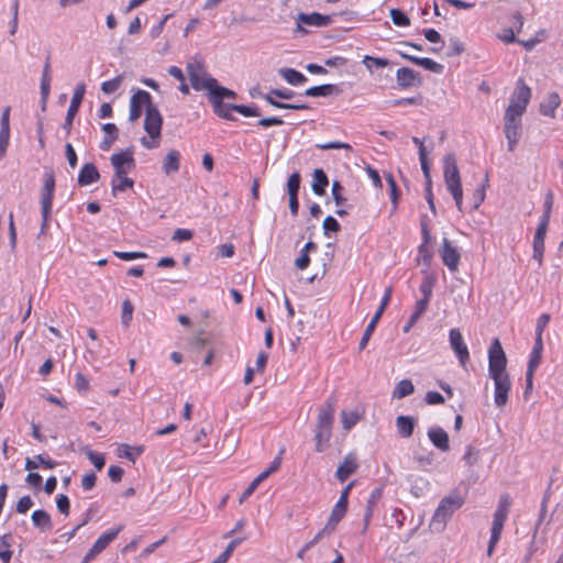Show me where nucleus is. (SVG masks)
<instances>
[{"instance_id":"nucleus-49","label":"nucleus","mask_w":563,"mask_h":563,"mask_svg":"<svg viewBox=\"0 0 563 563\" xmlns=\"http://www.w3.org/2000/svg\"><path fill=\"white\" fill-rule=\"evenodd\" d=\"M232 109L244 117H260L261 115V112L255 104L243 106V104H234L233 103Z\"/></svg>"},{"instance_id":"nucleus-27","label":"nucleus","mask_w":563,"mask_h":563,"mask_svg":"<svg viewBox=\"0 0 563 563\" xmlns=\"http://www.w3.org/2000/svg\"><path fill=\"white\" fill-rule=\"evenodd\" d=\"M32 522L41 531H49L53 527L51 516L42 509H37L32 514Z\"/></svg>"},{"instance_id":"nucleus-34","label":"nucleus","mask_w":563,"mask_h":563,"mask_svg":"<svg viewBox=\"0 0 563 563\" xmlns=\"http://www.w3.org/2000/svg\"><path fill=\"white\" fill-rule=\"evenodd\" d=\"M40 465H43L44 467L52 470L57 466V462L49 459H45L42 454H37L34 456L33 460L27 457L24 467L25 470L31 471L38 468Z\"/></svg>"},{"instance_id":"nucleus-40","label":"nucleus","mask_w":563,"mask_h":563,"mask_svg":"<svg viewBox=\"0 0 563 563\" xmlns=\"http://www.w3.org/2000/svg\"><path fill=\"white\" fill-rule=\"evenodd\" d=\"M503 529H504V523L493 520V526H492V531H490V539H489L488 548H487V555L488 556H490L493 554V552L495 550V547H496V544L498 543V541L500 539Z\"/></svg>"},{"instance_id":"nucleus-1","label":"nucleus","mask_w":563,"mask_h":563,"mask_svg":"<svg viewBox=\"0 0 563 563\" xmlns=\"http://www.w3.org/2000/svg\"><path fill=\"white\" fill-rule=\"evenodd\" d=\"M464 501L465 498L457 489L443 497L432 516L429 525L430 530L438 533L442 532L446 527V522L464 505Z\"/></svg>"},{"instance_id":"nucleus-42","label":"nucleus","mask_w":563,"mask_h":563,"mask_svg":"<svg viewBox=\"0 0 563 563\" xmlns=\"http://www.w3.org/2000/svg\"><path fill=\"white\" fill-rule=\"evenodd\" d=\"M12 558L11 551V534H3L0 537V560L3 563H9Z\"/></svg>"},{"instance_id":"nucleus-35","label":"nucleus","mask_w":563,"mask_h":563,"mask_svg":"<svg viewBox=\"0 0 563 563\" xmlns=\"http://www.w3.org/2000/svg\"><path fill=\"white\" fill-rule=\"evenodd\" d=\"M134 185V181L126 177V175H117L114 174V177L112 179L111 186H112V195L117 196L118 192L125 191L129 188H132Z\"/></svg>"},{"instance_id":"nucleus-26","label":"nucleus","mask_w":563,"mask_h":563,"mask_svg":"<svg viewBox=\"0 0 563 563\" xmlns=\"http://www.w3.org/2000/svg\"><path fill=\"white\" fill-rule=\"evenodd\" d=\"M180 153L176 150H170L163 161V172L166 175L177 173L180 168Z\"/></svg>"},{"instance_id":"nucleus-59","label":"nucleus","mask_w":563,"mask_h":563,"mask_svg":"<svg viewBox=\"0 0 563 563\" xmlns=\"http://www.w3.org/2000/svg\"><path fill=\"white\" fill-rule=\"evenodd\" d=\"M317 147L320 150H347L351 151L352 146L349 143L340 142V141H331L327 143L317 144Z\"/></svg>"},{"instance_id":"nucleus-52","label":"nucleus","mask_w":563,"mask_h":563,"mask_svg":"<svg viewBox=\"0 0 563 563\" xmlns=\"http://www.w3.org/2000/svg\"><path fill=\"white\" fill-rule=\"evenodd\" d=\"M300 188V174L298 172L292 173L287 181L288 195H298Z\"/></svg>"},{"instance_id":"nucleus-45","label":"nucleus","mask_w":563,"mask_h":563,"mask_svg":"<svg viewBox=\"0 0 563 563\" xmlns=\"http://www.w3.org/2000/svg\"><path fill=\"white\" fill-rule=\"evenodd\" d=\"M426 300H418L416 303V309L411 314L408 324L404 327V332H408L410 330V328L419 320V318L426 311Z\"/></svg>"},{"instance_id":"nucleus-24","label":"nucleus","mask_w":563,"mask_h":563,"mask_svg":"<svg viewBox=\"0 0 563 563\" xmlns=\"http://www.w3.org/2000/svg\"><path fill=\"white\" fill-rule=\"evenodd\" d=\"M347 510V506L342 505L341 503H336L333 507L331 515L327 525L323 528V531H328V534L333 532L336 528V525L343 519Z\"/></svg>"},{"instance_id":"nucleus-50","label":"nucleus","mask_w":563,"mask_h":563,"mask_svg":"<svg viewBox=\"0 0 563 563\" xmlns=\"http://www.w3.org/2000/svg\"><path fill=\"white\" fill-rule=\"evenodd\" d=\"M465 47L463 42H461L457 37H451L449 40V51L446 52V56H457L464 52Z\"/></svg>"},{"instance_id":"nucleus-21","label":"nucleus","mask_w":563,"mask_h":563,"mask_svg":"<svg viewBox=\"0 0 563 563\" xmlns=\"http://www.w3.org/2000/svg\"><path fill=\"white\" fill-rule=\"evenodd\" d=\"M100 178V174L92 163H86L78 175V184L80 186H88L92 183L98 181Z\"/></svg>"},{"instance_id":"nucleus-25","label":"nucleus","mask_w":563,"mask_h":563,"mask_svg":"<svg viewBox=\"0 0 563 563\" xmlns=\"http://www.w3.org/2000/svg\"><path fill=\"white\" fill-rule=\"evenodd\" d=\"M504 132L506 137H520L521 136V117L509 115L505 113V128Z\"/></svg>"},{"instance_id":"nucleus-6","label":"nucleus","mask_w":563,"mask_h":563,"mask_svg":"<svg viewBox=\"0 0 563 563\" xmlns=\"http://www.w3.org/2000/svg\"><path fill=\"white\" fill-rule=\"evenodd\" d=\"M530 98V88L523 84L522 79H519L517 88L510 98V103L506 109V113H508L509 115L522 117Z\"/></svg>"},{"instance_id":"nucleus-18","label":"nucleus","mask_w":563,"mask_h":563,"mask_svg":"<svg viewBox=\"0 0 563 563\" xmlns=\"http://www.w3.org/2000/svg\"><path fill=\"white\" fill-rule=\"evenodd\" d=\"M549 224L545 221H540L533 238V258L538 261L539 264L542 263V257L544 253V239L548 231Z\"/></svg>"},{"instance_id":"nucleus-60","label":"nucleus","mask_w":563,"mask_h":563,"mask_svg":"<svg viewBox=\"0 0 563 563\" xmlns=\"http://www.w3.org/2000/svg\"><path fill=\"white\" fill-rule=\"evenodd\" d=\"M113 255L122 261H133L137 258H145L147 255L143 252H120L114 251Z\"/></svg>"},{"instance_id":"nucleus-57","label":"nucleus","mask_w":563,"mask_h":563,"mask_svg":"<svg viewBox=\"0 0 563 563\" xmlns=\"http://www.w3.org/2000/svg\"><path fill=\"white\" fill-rule=\"evenodd\" d=\"M343 187L339 181H333L331 192L336 206H343L346 199L342 196Z\"/></svg>"},{"instance_id":"nucleus-53","label":"nucleus","mask_w":563,"mask_h":563,"mask_svg":"<svg viewBox=\"0 0 563 563\" xmlns=\"http://www.w3.org/2000/svg\"><path fill=\"white\" fill-rule=\"evenodd\" d=\"M324 235H329L331 232L336 233L341 230L340 223L331 216H328L322 223Z\"/></svg>"},{"instance_id":"nucleus-47","label":"nucleus","mask_w":563,"mask_h":563,"mask_svg":"<svg viewBox=\"0 0 563 563\" xmlns=\"http://www.w3.org/2000/svg\"><path fill=\"white\" fill-rule=\"evenodd\" d=\"M389 14H390V19L395 25H397V26H409L410 25V19L401 10L394 8L390 10Z\"/></svg>"},{"instance_id":"nucleus-38","label":"nucleus","mask_w":563,"mask_h":563,"mask_svg":"<svg viewBox=\"0 0 563 563\" xmlns=\"http://www.w3.org/2000/svg\"><path fill=\"white\" fill-rule=\"evenodd\" d=\"M211 104L213 107L214 113L218 114L220 118H223V119L230 120V121L235 120V117L231 113V111H234L232 109L233 103L213 101V102H211Z\"/></svg>"},{"instance_id":"nucleus-9","label":"nucleus","mask_w":563,"mask_h":563,"mask_svg":"<svg viewBox=\"0 0 563 563\" xmlns=\"http://www.w3.org/2000/svg\"><path fill=\"white\" fill-rule=\"evenodd\" d=\"M335 408L336 398L331 396L319 409L316 430L332 432Z\"/></svg>"},{"instance_id":"nucleus-64","label":"nucleus","mask_w":563,"mask_h":563,"mask_svg":"<svg viewBox=\"0 0 563 563\" xmlns=\"http://www.w3.org/2000/svg\"><path fill=\"white\" fill-rule=\"evenodd\" d=\"M33 506V501L29 495L23 496L16 504V511L19 514H25Z\"/></svg>"},{"instance_id":"nucleus-7","label":"nucleus","mask_w":563,"mask_h":563,"mask_svg":"<svg viewBox=\"0 0 563 563\" xmlns=\"http://www.w3.org/2000/svg\"><path fill=\"white\" fill-rule=\"evenodd\" d=\"M86 92V85L84 82L78 84L75 87L70 104L68 107L65 121L62 125V128L65 130L66 135H69L71 132L73 121L80 108V104L84 100V96Z\"/></svg>"},{"instance_id":"nucleus-28","label":"nucleus","mask_w":563,"mask_h":563,"mask_svg":"<svg viewBox=\"0 0 563 563\" xmlns=\"http://www.w3.org/2000/svg\"><path fill=\"white\" fill-rule=\"evenodd\" d=\"M339 88L332 84H325L320 86L310 87L305 91L307 97H328L333 93H338Z\"/></svg>"},{"instance_id":"nucleus-48","label":"nucleus","mask_w":563,"mask_h":563,"mask_svg":"<svg viewBox=\"0 0 563 563\" xmlns=\"http://www.w3.org/2000/svg\"><path fill=\"white\" fill-rule=\"evenodd\" d=\"M358 421V415L352 411H341V422L345 430H350Z\"/></svg>"},{"instance_id":"nucleus-14","label":"nucleus","mask_w":563,"mask_h":563,"mask_svg":"<svg viewBox=\"0 0 563 563\" xmlns=\"http://www.w3.org/2000/svg\"><path fill=\"white\" fill-rule=\"evenodd\" d=\"M449 341L451 349L455 352L459 362L462 366L470 360L468 349L463 340L462 333L459 329H451L449 333Z\"/></svg>"},{"instance_id":"nucleus-19","label":"nucleus","mask_w":563,"mask_h":563,"mask_svg":"<svg viewBox=\"0 0 563 563\" xmlns=\"http://www.w3.org/2000/svg\"><path fill=\"white\" fill-rule=\"evenodd\" d=\"M358 467L355 455L347 454L343 462L339 465L335 476L341 482L344 483L352 474L356 472Z\"/></svg>"},{"instance_id":"nucleus-58","label":"nucleus","mask_w":563,"mask_h":563,"mask_svg":"<svg viewBox=\"0 0 563 563\" xmlns=\"http://www.w3.org/2000/svg\"><path fill=\"white\" fill-rule=\"evenodd\" d=\"M10 129L0 128V159H2L9 146Z\"/></svg>"},{"instance_id":"nucleus-46","label":"nucleus","mask_w":563,"mask_h":563,"mask_svg":"<svg viewBox=\"0 0 563 563\" xmlns=\"http://www.w3.org/2000/svg\"><path fill=\"white\" fill-rule=\"evenodd\" d=\"M122 82H123V75H118L117 77H114L110 80L103 81L101 84V91L107 95L113 93L120 88Z\"/></svg>"},{"instance_id":"nucleus-54","label":"nucleus","mask_w":563,"mask_h":563,"mask_svg":"<svg viewBox=\"0 0 563 563\" xmlns=\"http://www.w3.org/2000/svg\"><path fill=\"white\" fill-rule=\"evenodd\" d=\"M553 201H554L553 192L549 190L545 195L544 211H543V214H542L540 221H545V223L549 224L550 216H551V211H552V207H553Z\"/></svg>"},{"instance_id":"nucleus-44","label":"nucleus","mask_w":563,"mask_h":563,"mask_svg":"<svg viewBox=\"0 0 563 563\" xmlns=\"http://www.w3.org/2000/svg\"><path fill=\"white\" fill-rule=\"evenodd\" d=\"M362 63L365 65V67L368 69L369 73H373V67L384 68L389 65L388 59L380 58V57H374V56H369V55H365L363 57Z\"/></svg>"},{"instance_id":"nucleus-4","label":"nucleus","mask_w":563,"mask_h":563,"mask_svg":"<svg viewBox=\"0 0 563 563\" xmlns=\"http://www.w3.org/2000/svg\"><path fill=\"white\" fill-rule=\"evenodd\" d=\"M507 357L498 339H495L488 350V372L490 377L509 375L506 371Z\"/></svg>"},{"instance_id":"nucleus-61","label":"nucleus","mask_w":563,"mask_h":563,"mask_svg":"<svg viewBox=\"0 0 563 563\" xmlns=\"http://www.w3.org/2000/svg\"><path fill=\"white\" fill-rule=\"evenodd\" d=\"M173 16V14H166L156 25H154L150 31V36L152 38H157L165 26V23Z\"/></svg>"},{"instance_id":"nucleus-12","label":"nucleus","mask_w":563,"mask_h":563,"mask_svg":"<svg viewBox=\"0 0 563 563\" xmlns=\"http://www.w3.org/2000/svg\"><path fill=\"white\" fill-rule=\"evenodd\" d=\"M439 253L443 264L449 268V271L456 272L459 269L461 254L457 247H455L449 239H443Z\"/></svg>"},{"instance_id":"nucleus-37","label":"nucleus","mask_w":563,"mask_h":563,"mask_svg":"<svg viewBox=\"0 0 563 563\" xmlns=\"http://www.w3.org/2000/svg\"><path fill=\"white\" fill-rule=\"evenodd\" d=\"M382 316H383L382 313H378V311H376L374 313V316L372 317V319H371L369 323L367 324V327H366V329H365V331L363 333V336H362V339L360 341V345H358L360 350H364L365 346L367 345V343H368L373 332L375 331V328H376L379 319L382 318Z\"/></svg>"},{"instance_id":"nucleus-33","label":"nucleus","mask_w":563,"mask_h":563,"mask_svg":"<svg viewBox=\"0 0 563 563\" xmlns=\"http://www.w3.org/2000/svg\"><path fill=\"white\" fill-rule=\"evenodd\" d=\"M511 501L508 495H503L499 499L497 509L494 514V521H498L505 525V521L509 514Z\"/></svg>"},{"instance_id":"nucleus-29","label":"nucleus","mask_w":563,"mask_h":563,"mask_svg":"<svg viewBox=\"0 0 563 563\" xmlns=\"http://www.w3.org/2000/svg\"><path fill=\"white\" fill-rule=\"evenodd\" d=\"M279 75L292 86H300L307 81V77L294 68H280Z\"/></svg>"},{"instance_id":"nucleus-51","label":"nucleus","mask_w":563,"mask_h":563,"mask_svg":"<svg viewBox=\"0 0 563 563\" xmlns=\"http://www.w3.org/2000/svg\"><path fill=\"white\" fill-rule=\"evenodd\" d=\"M479 460V450L476 448L468 445L466 446L465 454L463 456V461L467 466L475 465Z\"/></svg>"},{"instance_id":"nucleus-13","label":"nucleus","mask_w":563,"mask_h":563,"mask_svg":"<svg viewBox=\"0 0 563 563\" xmlns=\"http://www.w3.org/2000/svg\"><path fill=\"white\" fill-rule=\"evenodd\" d=\"M494 380V402L497 407H504L508 401V394L511 389L509 375H499L490 377Z\"/></svg>"},{"instance_id":"nucleus-55","label":"nucleus","mask_w":563,"mask_h":563,"mask_svg":"<svg viewBox=\"0 0 563 563\" xmlns=\"http://www.w3.org/2000/svg\"><path fill=\"white\" fill-rule=\"evenodd\" d=\"M432 288H433V280L430 277H426L419 287L420 291L423 295V298L421 300H426L427 307L430 301V297L432 295Z\"/></svg>"},{"instance_id":"nucleus-17","label":"nucleus","mask_w":563,"mask_h":563,"mask_svg":"<svg viewBox=\"0 0 563 563\" xmlns=\"http://www.w3.org/2000/svg\"><path fill=\"white\" fill-rule=\"evenodd\" d=\"M55 189V177L53 172L44 174V185L42 188L41 209H52V202Z\"/></svg>"},{"instance_id":"nucleus-56","label":"nucleus","mask_w":563,"mask_h":563,"mask_svg":"<svg viewBox=\"0 0 563 563\" xmlns=\"http://www.w3.org/2000/svg\"><path fill=\"white\" fill-rule=\"evenodd\" d=\"M324 534H328V531H323V529H321L316 536L314 538L307 542L298 552H297V558L302 560L303 556H305V553L310 550L316 543H318L321 538L324 536Z\"/></svg>"},{"instance_id":"nucleus-8","label":"nucleus","mask_w":563,"mask_h":563,"mask_svg":"<svg viewBox=\"0 0 563 563\" xmlns=\"http://www.w3.org/2000/svg\"><path fill=\"white\" fill-rule=\"evenodd\" d=\"M123 526H119L114 529H111L104 533H102L96 542L92 544L90 550L86 553L81 563L91 562L98 554H100L122 531Z\"/></svg>"},{"instance_id":"nucleus-20","label":"nucleus","mask_w":563,"mask_h":563,"mask_svg":"<svg viewBox=\"0 0 563 563\" xmlns=\"http://www.w3.org/2000/svg\"><path fill=\"white\" fill-rule=\"evenodd\" d=\"M428 438L440 451L446 452L450 450L449 434L441 427L429 428Z\"/></svg>"},{"instance_id":"nucleus-39","label":"nucleus","mask_w":563,"mask_h":563,"mask_svg":"<svg viewBox=\"0 0 563 563\" xmlns=\"http://www.w3.org/2000/svg\"><path fill=\"white\" fill-rule=\"evenodd\" d=\"M236 93L228 89L225 87L219 86L218 81L216 82V87L211 90V95L209 97L210 102L220 101L223 102L225 98H235Z\"/></svg>"},{"instance_id":"nucleus-32","label":"nucleus","mask_w":563,"mask_h":563,"mask_svg":"<svg viewBox=\"0 0 563 563\" xmlns=\"http://www.w3.org/2000/svg\"><path fill=\"white\" fill-rule=\"evenodd\" d=\"M328 184L329 180L327 174L322 169H314L312 191L318 196H322L325 192Z\"/></svg>"},{"instance_id":"nucleus-16","label":"nucleus","mask_w":563,"mask_h":563,"mask_svg":"<svg viewBox=\"0 0 563 563\" xmlns=\"http://www.w3.org/2000/svg\"><path fill=\"white\" fill-rule=\"evenodd\" d=\"M396 80L397 85L402 89L421 85V78L419 73L415 71L412 68L409 67H401L397 69Z\"/></svg>"},{"instance_id":"nucleus-43","label":"nucleus","mask_w":563,"mask_h":563,"mask_svg":"<svg viewBox=\"0 0 563 563\" xmlns=\"http://www.w3.org/2000/svg\"><path fill=\"white\" fill-rule=\"evenodd\" d=\"M332 432L316 430L314 441H316V451L323 452L328 445L331 438Z\"/></svg>"},{"instance_id":"nucleus-62","label":"nucleus","mask_w":563,"mask_h":563,"mask_svg":"<svg viewBox=\"0 0 563 563\" xmlns=\"http://www.w3.org/2000/svg\"><path fill=\"white\" fill-rule=\"evenodd\" d=\"M88 459L89 461L93 464V466L100 471L103 468L104 466V456L100 453H96V452H92V451H88Z\"/></svg>"},{"instance_id":"nucleus-41","label":"nucleus","mask_w":563,"mask_h":563,"mask_svg":"<svg viewBox=\"0 0 563 563\" xmlns=\"http://www.w3.org/2000/svg\"><path fill=\"white\" fill-rule=\"evenodd\" d=\"M262 98L268 102L271 106H273L274 108H277V109H291V110H307L309 109V107L307 104H295V103H284V102H279L277 100H275L273 98V95L271 93H266V95H263Z\"/></svg>"},{"instance_id":"nucleus-31","label":"nucleus","mask_w":563,"mask_h":563,"mask_svg":"<svg viewBox=\"0 0 563 563\" xmlns=\"http://www.w3.org/2000/svg\"><path fill=\"white\" fill-rule=\"evenodd\" d=\"M415 393V386L410 379H401L398 382L393 390V398L402 399Z\"/></svg>"},{"instance_id":"nucleus-23","label":"nucleus","mask_w":563,"mask_h":563,"mask_svg":"<svg viewBox=\"0 0 563 563\" xmlns=\"http://www.w3.org/2000/svg\"><path fill=\"white\" fill-rule=\"evenodd\" d=\"M416 419L410 416H398L396 418V428L398 431V434L404 438L408 439L412 435L415 427H416Z\"/></svg>"},{"instance_id":"nucleus-36","label":"nucleus","mask_w":563,"mask_h":563,"mask_svg":"<svg viewBox=\"0 0 563 563\" xmlns=\"http://www.w3.org/2000/svg\"><path fill=\"white\" fill-rule=\"evenodd\" d=\"M542 351H543L542 339L536 338V342H534V345H533L531 354H530V360H529L527 369L536 371V368L540 365Z\"/></svg>"},{"instance_id":"nucleus-3","label":"nucleus","mask_w":563,"mask_h":563,"mask_svg":"<svg viewBox=\"0 0 563 563\" xmlns=\"http://www.w3.org/2000/svg\"><path fill=\"white\" fill-rule=\"evenodd\" d=\"M186 70L192 88L197 91L208 90L210 96L217 79L206 71L203 64L199 60L190 62L187 64Z\"/></svg>"},{"instance_id":"nucleus-15","label":"nucleus","mask_w":563,"mask_h":563,"mask_svg":"<svg viewBox=\"0 0 563 563\" xmlns=\"http://www.w3.org/2000/svg\"><path fill=\"white\" fill-rule=\"evenodd\" d=\"M110 161L117 175H128L134 164L132 154L125 151L112 154Z\"/></svg>"},{"instance_id":"nucleus-22","label":"nucleus","mask_w":563,"mask_h":563,"mask_svg":"<svg viewBox=\"0 0 563 563\" xmlns=\"http://www.w3.org/2000/svg\"><path fill=\"white\" fill-rule=\"evenodd\" d=\"M401 56L408 60H410L411 63L418 65V66H421L423 67L424 69L427 70H430L432 73H435V74H441L444 69V66L434 62L433 59L431 58H428V57H417V56H412V55H409V54H401Z\"/></svg>"},{"instance_id":"nucleus-11","label":"nucleus","mask_w":563,"mask_h":563,"mask_svg":"<svg viewBox=\"0 0 563 563\" xmlns=\"http://www.w3.org/2000/svg\"><path fill=\"white\" fill-rule=\"evenodd\" d=\"M163 125V118L159 110L154 104L145 110L144 130L151 139H158L161 136Z\"/></svg>"},{"instance_id":"nucleus-10","label":"nucleus","mask_w":563,"mask_h":563,"mask_svg":"<svg viewBox=\"0 0 563 563\" xmlns=\"http://www.w3.org/2000/svg\"><path fill=\"white\" fill-rule=\"evenodd\" d=\"M152 102V96L150 92L145 90H137L135 93L132 95L130 99V114L129 120L134 122L136 121L143 112V108L145 107V110L148 109V107H153Z\"/></svg>"},{"instance_id":"nucleus-30","label":"nucleus","mask_w":563,"mask_h":563,"mask_svg":"<svg viewBox=\"0 0 563 563\" xmlns=\"http://www.w3.org/2000/svg\"><path fill=\"white\" fill-rule=\"evenodd\" d=\"M560 97L556 92L550 93L540 104V112L547 117H554L556 108L560 106Z\"/></svg>"},{"instance_id":"nucleus-63","label":"nucleus","mask_w":563,"mask_h":563,"mask_svg":"<svg viewBox=\"0 0 563 563\" xmlns=\"http://www.w3.org/2000/svg\"><path fill=\"white\" fill-rule=\"evenodd\" d=\"M57 509L60 514L68 516L69 514V499L66 495L62 494L56 499Z\"/></svg>"},{"instance_id":"nucleus-2","label":"nucleus","mask_w":563,"mask_h":563,"mask_svg":"<svg viewBox=\"0 0 563 563\" xmlns=\"http://www.w3.org/2000/svg\"><path fill=\"white\" fill-rule=\"evenodd\" d=\"M443 176L448 190L452 195L455 205L462 211L463 190L461 184L460 172L456 164L454 154H446L443 158Z\"/></svg>"},{"instance_id":"nucleus-5","label":"nucleus","mask_w":563,"mask_h":563,"mask_svg":"<svg viewBox=\"0 0 563 563\" xmlns=\"http://www.w3.org/2000/svg\"><path fill=\"white\" fill-rule=\"evenodd\" d=\"M333 15L329 14H321L318 12H311V13H303L300 12L297 14L296 21V29L295 33H300L301 35H306L309 33V31L306 29V26H312V27H324L332 23Z\"/></svg>"}]
</instances>
